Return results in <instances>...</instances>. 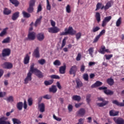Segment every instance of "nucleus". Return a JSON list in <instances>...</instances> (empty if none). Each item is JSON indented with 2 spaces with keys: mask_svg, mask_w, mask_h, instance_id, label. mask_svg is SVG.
<instances>
[{
  "mask_svg": "<svg viewBox=\"0 0 124 124\" xmlns=\"http://www.w3.org/2000/svg\"><path fill=\"white\" fill-rule=\"evenodd\" d=\"M34 65H35L34 63H32L31 64L30 69L27 73L26 78L24 79V84H28L29 82L32 80V73H34L35 75L40 79L44 77V74L37 68H34Z\"/></svg>",
  "mask_w": 124,
  "mask_h": 124,
  "instance_id": "nucleus-1",
  "label": "nucleus"
},
{
  "mask_svg": "<svg viewBox=\"0 0 124 124\" xmlns=\"http://www.w3.org/2000/svg\"><path fill=\"white\" fill-rule=\"evenodd\" d=\"M111 6V1H108L105 6L104 5L102 6V3L98 2L96 5L95 11H97V10H99L100 9L101 10L104 9L105 11H106V10H108Z\"/></svg>",
  "mask_w": 124,
  "mask_h": 124,
  "instance_id": "nucleus-2",
  "label": "nucleus"
},
{
  "mask_svg": "<svg viewBox=\"0 0 124 124\" xmlns=\"http://www.w3.org/2000/svg\"><path fill=\"white\" fill-rule=\"evenodd\" d=\"M98 89L100 91L104 90V93L107 95H113V94H114V92L111 91L110 90H107V87H101Z\"/></svg>",
  "mask_w": 124,
  "mask_h": 124,
  "instance_id": "nucleus-3",
  "label": "nucleus"
},
{
  "mask_svg": "<svg viewBox=\"0 0 124 124\" xmlns=\"http://www.w3.org/2000/svg\"><path fill=\"white\" fill-rule=\"evenodd\" d=\"M11 54V50L10 48H4L2 51V56L3 58L5 57H9Z\"/></svg>",
  "mask_w": 124,
  "mask_h": 124,
  "instance_id": "nucleus-4",
  "label": "nucleus"
},
{
  "mask_svg": "<svg viewBox=\"0 0 124 124\" xmlns=\"http://www.w3.org/2000/svg\"><path fill=\"white\" fill-rule=\"evenodd\" d=\"M78 69V68L77 67V66L74 65L72 66L69 71L70 75H72L73 74L74 76H75L76 74V72H77V70Z\"/></svg>",
  "mask_w": 124,
  "mask_h": 124,
  "instance_id": "nucleus-5",
  "label": "nucleus"
},
{
  "mask_svg": "<svg viewBox=\"0 0 124 124\" xmlns=\"http://www.w3.org/2000/svg\"><path fill=\"white\" fill-rule=\"evenodd\" d=\"M48 31L50 33H57L60 31V29L57 27H51L48 28Z\"/></svg>",
  "mask_w": 124,
  "mask_h": 124,
  "instance_id": "nucleus-6",
  "label": "nucleus"
},
{
  "mask_svg": "<svg viewBox=\"0 0 124 124\" xmlns=\"http://www.w3.org/2000/svg\"><path fill=\"white\" fill-rule=\"evenodd\" d=\"M86 114V110L83 108H81L76 112V115L78 117H83Z\"/></svg>",
  "mask_w": 124,
  "mask_h": 124,
  "instance_id": "nucleus-7",
  "label": "nucleus"
},
{
  "mask_svg": "<svg viewBox=\"0 0 124 124\" xmlns=\"http://www.w3.org/2000/svg\"><path fill=\"white\" fill-rule=\"evenodd\" d=\"M2 67L3 68H5L6 69H11L12 67H13V64L10 62H5L2 65Z\"/></svg>",
  "mask_w": 124,
  "mask_h": 124,
  "instance_id": "nucleus-8",
  "label": "nucleus"
},
{
  "mask_svg": "<svg viewBox=\"0 0 124 124\" xmlns=\"http://www.w3.org/2000/svg\"><path fill=\"white\" fill-rule=\"evenodd\" d=\"M8 120V118L5 116H2L0 118V124H11L9 121H6Z\"/></svg>",
  "mask_w": 124,
  "mask_h": 124,
  "instance_id": "nucleus-9",
  "label": "nucleus"
},
{
  "mask_svg": "<svg viewBox=\"0 0 124 124\" xmlns=\"http://www.w3.org/2000/svg\"><path fill=\"white\" fill-rule=\"evenodd\" d=\"M66 31L67 34H71V35H74L76 34L77 32L76 31L74 30L71 27H69Z\"/></svg>",
  "mask_w": 124,
  "mask_h": 124,
  "instance_id": "nucleus-10",
  "label": "nucleus"
},
{
  "mask_svg": "<svg viewBox=\"0 0 124 124\" xmlns=\"http://www.w3.org/2000/svg\"><path fill=\"white\" fill-rule=\"evenodd\" d=\"M113 121H114L116 124H124V120L122 118H118L117 119L114 118Z\"/></svg>",
  "mask_w": 124,
  "mask_h": 124,
  "instance_id": "nucleus-11",
  "label": "nucleus"
},
{
  "mask_svg": "<svg viewBox=\"0 0 124 124\" xmlns=\"http://www.w3.org/2000/svg\"><path fill=\"white\" fill-rule=\"evenodd\" d=\"M66 70V65L65 64L59 67V73L60 74H65Z\"/></svg>",
  "mask_w": 124,
  "mask_h": 124,
  "instance_id": "nucleus-12",
  "label": "nucleus"
},
{
  "mask_svg": "<svg viewBox=\"0 0 124 124\" xmlns=\"http://www.w3.org/2000/svg\"><path fill=\"white\" fill-rule=\"evenodd\" d=\"M123 102H119L118 100H114L112 101L113 104H115L117 106H120V107H124V100H123Z\"/></svg>",
  "mask_w": 124,
  "mask_h": 124,
  "instance_id": "nucleus-13",
  "label": "nucleus"
},
{
  "mask_svg": "<svg viewBox=\"0 0 124 124\" xmlns=\"http://www.w3.org/2000/svg\"><path fill=\"white\" fill-rule=\"evenodd\" d=\"M30 55H29V54H27L24 58V61H23V62L25 64H28V63H30Z\"/></svg>",
  "mask_w": 124,
  "mask_h": 124,
  "instance_id": "nucleus-14",
  "label": "nucleus"
},
{
  "mask_svg": "<svg viewBox=\"0 0 124 124\" xmlns=\"http://www.w3.org/2000/svg\"><path fill=\"white\" fill-rule=\"evenodd\" d=\"M33 55L35 58H39L40 57V54H39V48H38V47H36L34 50Z\"/></svg>",
  "mask_w": 124,
  "mask_h": 124,
  "instance_id": "nucleus-15",
  "label": "nucleus"
},
{
  "mask_svg": "<svg viewBox=\"0 0 124 124\" xmlns=\"http://www.w3.org/2000/svg\"><path fill=\"white\" fill-rule=\"evenodd\" d=\"M28 39L29 40H34L35 39V33L31 32L28 34Z\"/></svg>",
  "mask_w": 124,
  "mask_h": 124,
  "instance_id": "nucleus-16",
  "label": "nucleus"
},
{
  "mask_svg": "<svg viewBox=\"0 0 124 124\" xmlns=\"http://www.w3.org/2000/svg\"><path fill=\"white\" fill-rule=\"evenodd\" d=\"M42 21V16H40L39 18H37L35 23H34V26L35 28L37 27V26L40 25L41 24V22Z\"/></svg>",
  "mask_w": 124,
  "mask_h": 124,
  "instance_id": "nucleus-17",
  "label": "nucleus"
},
{
  "mask_svg": "<svg viewBox=\"0 0 124 124\" xmlns=\"http://www.w3.org/2000/svg\"><path fill=\"white\" fill-rule=\"evenodd\" d=\"M76 83L77 84V88L80 89L81 87H83V83L79 78L76 79Z\"/></svg>",
  "mask_w": 124,
  "mask_h": 124,
  "instance_id": "nucleus-18",
  "label": "nucleus"
},
{
  "mask_svg": "<svg viewBox=\"0 0 124 124\" xmlns=\"http://www.w3.org/2000/svg\"><path fill=\"white\" fill-rule=\"evenodd\" d=\"M19 15L20 13L19 12L14 13L12 16V19H13V21H16V19L19 18Z\"/></svg>",
  "mask_w": 124,
  "mask_h": 124,
  "instance_id": "nucleus-19",
  "label": "nucleus"
},
{
  "mask_svg": "<svg viewBox=\"0 0 124 124\" xmlns=\"http://www.w3.org/2000/svg\"><path fill=\"white\" fill-rule=\"evenodd\" d=\"M49 91L50 93H56L58 89H57V86L56 85H52L51 88H49Z\"/></svg>",
  "mask_w": 124,
  "mask_h": 124,
  "instance_id": "nucleus-20",
  "label": "nucleus"
},
{
  "mask_svg": "<svg viewBox=\"0 0 124 124\" xmlns=\"http://www.w3.org/2000/svg\"><path fill=\"white\" fill-rule=\"evenodd\" d=\"M44 34L43 33H40L37 35V38L39 41H42L44 39Z\"/></svg>",
  "mask_w": 124,
  "mask_h": 124,
  "instance_id": "nucleus-21",
  "label": "nucleus"
},
{
  "mask_svg": "<svg viewBox=\"0 0 124 124\" xmlns=\"http://www.w3.org/2000/svg\"><path fill=\"white\" fill-rule=\"evenodd\" d=\"M102 86V83L101 81H97L95 83L91 86V88L93 89V88H96V87H100Z\"/></svg>",
  "mask_w": 124,
  "mask_h": 124,
  "instance_id": "nucleus-22",
  "label": "nucleus"
},
{
  "mask_svg": "<svg viewBox=\"0 0 124 124\" xmlns=\"http://www.w3.org/2000/svg\"><path fill=\"white\" fill-rule=\"evenodd\" d=\"M39 108L40 109V111L41 113H43V112H45V105H44V103H41L39 104Z\"/></svg>",
  "mask_w": 124,
  "mask_h": 124,
  "instance_id": "nucleus-23",
  "label": "nucleus"
},
{
  "mask_svg": "<svg viewBox=\"0 0 124 124\" xmlns=\"http://www.w3.org/2000/svg\"><path fill=\"white\" fill-rule=\"evenodd\" d=\"M107 83L109 86H113L114 83V79L112 78H108L107 79Z\"/></svg>",
  "mask_w": 124,
  "mask_h": 124,
  "instance_id": "nucleus-24",
  "label": "nucleus"
},
{
  "mask_svg": "<svg viewBox=\"0 0 124 124\" xmlns=\"http://www.w3.org/2000/svg\"><path fill=\"white\" fill-rule=\"evenodd\" d=\"M72 99L75 101H78L79 102L81 100V97L79 95H74L72 96Z\"/></svg>",
  "mask_w": 124,
  "mask_h": 124,
  "instance_id": "nucleus-25",
  "label": "nucleus"
},
{
  "mask_svg": "<svg viewBox=\"0 0 124 124\" xmlns=\"http://www.w3.org/2000/svg\"><path fill=\"white\" fill-rule=\"evenodd\" d=\"M109 103L108 101H105L103 102V103H97V106L99 107H103V106H105V105H107Z\"/></svg>",
  "mask_w": 124,
  "mask_h": 124,
  "instance_id": "nucleus-26",
  "label": "nucleus"
},
{
  "mask_svg": "<svg viewBox=\"0 0 124 124\" xmlns=\"http://www.w3.org/2000/svg\"><path fill=\"white\" fill-rule=\"evenodd\" d=\"M95 17L96 18V20H97L98 23H99L101 20V17H100V13L98 12H96L95 13Z\"/></svg>",
  "mask_w": 124,
  "mask_h": 124,
  "instance_id": "nucleus-27",
  "label": "nucleus"
},
{
  "mask_svg": "<svg viewBox=\"0 0 124 124\" xmlns=\"http://www.w3.org/2000/svg\"><path fill=\"white\" fill-rule=\"evenodd\" d=\"M4 15H9L11 14V10L8 9L7 8H5L3 10Z\"/></svg>",
  "mask_w": 124,
  "mask_h": 124,
  "instance_id": "nucleus-28",
  "label": "nucleus"
},
{
  "mask_svg": "<svg viewBox=\"0 0 124 124\" xmlns=\"http://www.w3.org/2000/svg\"><path fill=\"white\" fill-rule=\"evenodd\" d=\"M52 83H54V80L53 79L45 80L44 81V84L45 86H50V85H52Z\"/></svg>",
  "mask_w": 124,
  "mask_h": 124,
  "instance_id": "nucleus-29",
  "label": "nucleus"
},
{
  "mask_svg": "<svg viewBox=\"0 0 124 124\" xmlns=\"http://www.w3.org/2000/svg\"><path fill=\"white\" fill-rule=\"evenodd\" d=\"M16 107L19 111H21V110L23 109V102H19L17 103L16 104Z\"/></svg>",
  "mask_w": 124,
  "mask_h": 124,
  "instance_id": "nucleus-30",
  "label": "nucleus"
},
{
  "mask_svg": "<svg viewBox=\"0 0 124 124\" xmlns=\"http://www.w3.org/2000/svg\"><path fill=\"white\" fill-rule=\"evenodd\" d=\"M10 2L12 3V4L15 5V6L17 7L19 4V1L17 0H10Z\"/></svg>",
  "mask_w": 124,
  "mask_h": 124,
  "instance_id": "nucleus-31",
  "label": "nucleus"
},
{
  "mask_svg": "<svg viewBox=\"0 0 124 124\" xmlns=\"http://www.w3.org/2000/svg\"><path fill=\"white\" fill-rule=\"evenodd\" d=\"M13 124H22V122L20 120L17 119V118H13L12 119Z\"/></svg>",
  "mask_w": 124,
  "mask_h": 124,
  "instance_id": "nucleus-32",
  "label": "nucleus"
},
{
  "mask_svg": "<svg viewBox=\"0 0 124 124\" xmlns=\"http://www.w3.org/2000/svg\"><path fill=\"white\" fill-rule=\"evenodd\" d=\"M109 115L112 117H115V116H118L119 115V111H115L114 112L113 110H111L109 111Z\"/></svg>",
  "mask_w": 124,
  "mask_h": 124,
  "instance_id": "nucleus-33",
  "label": "nucleus"
},
{
  "mask_svg": "<svg viewBox=\"0 0 124 124\" xmlns=\"http://www.w3.org/2000/svg\"><path fill=\"white\" fill-rule=\"evenodd\" d=\"M22 15L24 18H30V17H31V14L26 12L25 11H22Z\"/></svg>",
  "mask_w": 124,
  "mask_h": 124,
  "instance_id": "nucleus-34",
  "label": "nucleus"
},
{
  "mask_svg": "<svg viewBox=\"0 0 124 124\" xmlns=\"http://www.w3.org/2000/svg\"><path fill=\"white\" fill-rule=\"evenodd\" d=\"M5 99L7 102H10L11 103L14 102V97H13V96H10Z\"/></svg>",
  "mask_w": 124,
  "mask_h": 124,
  "instance_id": "nucleus-35",
  "label": "nucleus"
},
{
  "mask_svg": "<svg viewBox=\"0 0 124 124\" xmlns=\"http://www.w3.org/2000/svg\"><path fill=\"white\" fill-rule=\"evenodd\" d=\"M8 30V28H6L3 30V31H1V32L0 33V36L2 37L4 36L6 33V31Z\"/></svg>",
  "mask_w": 124,
  "mask_h": 124,
  "instance_id": "nucleus-36",
  "label": "nucleus"
},
{
  "mask_svg": "<svg viewBox=\"0 0 124 124\" xmlns=\"http://www.w3.org/2000/svg\"><path fill=\"white\" fill-rule=\"evenodd\" d=\"M11 41L10 37H8L5 38L2 41V43L5 44V43H10Z\"/></svg>",
  "mask_w": 124,
  "mask_h": 124,
  "instance_id": "nucleus-37",
  "label": "nucleus"
},
{
  "mask_svg": "<svg viewBox=\"0 0 124 124\" xmlns=\"http://www.w3.org/2000/svg\"><path fill=\"white\" fill-rule=\"evenodd\" d=\"M122 24V17H119L116 22V27H120Z\"/></svg>",
  "mask_w": 124,
  "mask_h": 124,
  "instance_id": "nucleus-38",
  "label": "nucleus"
},
{
  "mask_svg": "<svg viewBox=\"0 0 124 124\" xmlns=\"http://www.w3.org/2000/svg\"><path fill=\"white\" fill-rule=\"evenodd\" d=\"M76 38L77 40H79L80 38H81V37L82 36V33L81 32H78L77 33H76Z\"/></svg>",
  "mask_w": 124,
  "mask_h": 124,
  "instance_id": "nucleus-39",
  "label": "nucleus"
},
{
  "mask_svg": "<svg viewBox=\"0 0 124 124\" xmlns=\"http://www.w3.org/2000/svg\"><path fill=\"white\" fill-rule=\"evenodd\" d=\"M38 62L41 65H43V64H45L46 63V61L45 60V59H42L38 60Z\"/></svg>",
  "mask_w": 124,
  "mask_h": 124,
  "instance_id": "nucleus-40",
  "label": "nucleus"
},
{
  "mask_svg": "<svg viewBox=\"0 0 124 124\" xmlns=\"http://www.w3.org/2000/svg\"><path fill=\"white\" fill-rule=\"evenodd\" d=\"M46 9L49 11L51 10V4H50L49 0H46Z\"/></svg>",
  "mask_w": 124,
  "mask_h": 124,
  "instance_id": "nucleus-41",
  "label": "nucleus"
},
{
  "mask_svg": "<svg viewBox=\"0 0 124 124\" xmlns=\"http://www.w3.org/2000/svg\"><path fill=\"white\" fill-rule=\"evenodd\" d=\"M53 64L54 65H57V66H60V65L62 64V63H61V62L59 60H56L53 62Z\"/></svg>",
  "mask_w": 124,
  "mask_h": 124,
  "instance_id": "nucleus-42",
  "label": "nucleus"
},
{
  "mask_svg": "<svg viewBox=\"0 0 124 124\" xmlns=\"http://www.w3.org/2000/svg\"><path fill=\"white\" fill-rule=\"evenodd\" d=\"M93 47H91L88 49V52L89 55H90L91 57H93Z\"/></svg>",
  "mask_w": 124,
  "mask_h": 124,
  "instance_id": "nucleus-43",
  "label": "nucleus"
},
{
  "mask_svg": "<svg viewBox=\"0 0 124 124\" xmlns=\"http://www.w3.org/2000/svg\"><path fill=\"white\" fill-rule=\"evenodd\" d=\"M33 7L31 6H29V8L27 9V11L29 13H32L33 12Z\"/></svg>",
  "mask_w": 124,
  "mask_h": 124,
  "instance_id": "nucleus-44",
  "label": "nucleus"
},
{
  "mask_svg": "<svg viewBox=\"0 0 124 124\" xmlns=\"http://www.w3.org/2000/svg\"><path fill=\"white\" fill-rule=\"evenodd\" d=\"M35 5V0H30L29 6H34Z\"/></svg>",
  "mask_w": 124,
  "mask_h": 124,
  "instance_id": "nucleus-45",
  "label": "nucleus"
},
{
  "mask_svg": "<svg viewBox=\"0 0 124 124\" xmlns=\"http://www.w3.org/2000/svg\"><path fill=\"white\" fill-rule=\"evenodd\" d=\"M100 30V28L98 26H96L95 27H93L92 29L93 32H96V31H98Z\"/></svg>",
  "mask_w": 124,
  "mask_h": 124,
  "instance_id": "nucleus-46",
  "label": "nucleus"
},
{
  "mask_svg": "<svg viewBox=\"0 0 124 124\" xmlns=\"http://www.w3.org/2000/svg\"><path fill=\"white\" fill-rule=\"evenodd\" d=\"M91 94H88L86 96V101L88 104H90V102H91Z\"/></svg>",
  "mask_w": 124,
  "mask_h": 124,
  "instance_id": "nucleus-47",
  "label": "nucleus"
},
{
  "mask_svg": "<svg viewBox=\"0 0 124 124\" xmlns=\"http://www.w3.org/2000/svg\"><path fill=\"white\" fill-rule=\"evenodd\" d=\"M83 78L85 81H89V75L88 74H84L83 76Z\"/></svg>",
  "mask_w": 124,
  "mask_h": 124,
  "instance_id": "nucleus-48",
  "label": "nucleus"
},
{
  "mask_svg": "<svg viewBox=\"0 0 124 124\" xmlns=\"http://www.w3.org/2000/svg\"><path fill=\"white\" fill-rule=\"evenodd\" d=\"M50 77L51 79H60L61 78L60 76L56 75H52Z\"/></svg>",
  "mask_w": 124,
  "mask_h": 124,
  "instance_id": "nucleus-49",
  "label": "nucleus"
},
{
  "mask_svg": "<svg viewBox=\"0 0 124 124\" xmlns=\"http://www.w3.org/2000/svg\"><path fill=\"white\" fill-rule=\"evenodd\" d=\"M66 11L67 13H70L71 12V10L70 9V5H67V6L66 7Z\"/></svg>",
  "mask_w": 124,
  "mask_h": 124,
  "instance_id": "nucleus-50",
  "label": "nucleus"
},
{
  "mask_svg": "<svg viewBox=\"0 0 124 124\" xmlns=\"http://www.w3.org/2000/svg\"><path fill=\"white\" fill-rule=\"evenodd\" d=\"M105 57H106V60H110L111 58L113 57V54H109V55L106 54L105 55Z\"/></svg>",
  "mask_w": 124,
  "mask_h": 124,
  "instance_id": "nucleus-51",
  "label": "nucleus"
},
{
  "mask_svg": "<svg viewBox=\"0 0 124 124\" xmlns=\"http://www.w3.org/2000/svg\"><path fill=\"white\" fill-rule=\"evenodd\" d=\"M66 39H65V38H64L62 42V46H61V48H63L64 46H65V44H66Z\"/></svg>",
  "mask_w": 124,
  "mask_h": 124,
  "instance_id": "nucleus-52",
  "label": "nucleus"
},
{
  "mask_svg": "<svg viewBox=\"0 0 124 124\" xmlns=\"http://www.w3.org/2000/svg\"><path fill=\"white\" fill-rule=\"evenodd\" d=\"M99 38H100V37L99 36V35H97L94 39L93 43H96V42L98 41V39H99Z\"/></svg>",
  "mask_w": 124,
  "mask_h": 124,
  "instance_id": "nucleus-53",
  "label": "nucleus"
},
{
  "mask_svg": "<svg viewBox=\"0 0 124 124\" xmlns=\"http://www.w3.org/2000/svg\"><path fill=\"white\" fill-rule=\"evenodd\" d=\"M42 11V6H41V4H39L38 6V9L37 12V13H39V12Z\"/></svg>",
  "mask_w": 124,
  "mask_h": 124,
  "instance_id": "nucleus-54",
  "label": "nucleus"
},
{
  "mask_svg": "<svg viewBox=\"0 0 124 124\" xmlns=\"http://www.w3.org/2000/svg\"><path fill=\"white\" fill-rule=\"evenodd\" d=\"M111 19H112V16H108L105 17L104 20H105V21H106L108 23V22H110Z\"/></svg>",
  "mask_w": 124,
  "mask_h": 124,
  "instance_id": "nucleus-55",
  "label": "nucleus"
},
{
  "mask_svg": "<svg viewBox=\"0 0 124 124\" xmlns=\"http://www.w3.org/2000/svg\"><path fill=\"white\" fill-rule=\"evenodd\" d=\"M28 101L29 106H31V105H32V98H29L28 100Z\"/></svg>",
  "mask_w": 124,
  "mask_h": 124,
  "instance_id": "nucleus-56",
  "label": "nucleus"
},
{
  "mask_svg": "<svg viewBox=\"0 0 124 124\" xmlns=\"http://www.w3.org/2000/svg\"><path fill=\"white\" fill-rule=\"evenodd\" d=\"M105 50H106L105 46H104L102 47L101 49L100 50L101 54H105Z\"/></svg>",
  "mask_w": 124,
  "mask_h": 124,
  "instance_id": "nucleus-57",
  "label": "nucleus"
},
{
  "mask_svg": "<svg viewBox=\"0 0 124 124\" xmlns=\"http://www.w3.org/2000/svg\"><path fill=\"white\" fill-rule=\"evenodd\" d=\"M51 97V96L48 94H46L43 96V98H44L45 99H50Z\"/></svg>",
  "mask_w": 124,
  "mask_h": 124,
  "instance_id": "nucleus-58",
  "label": "nucleus"
},
{
  "mask_svg": "<svg viewBox=\"0 0 124 124\" xmlns=\"http://www.w3.org/2000/svg\"><path fill=\"white\" fill-rule=\"evenodd\" d=\"M53 118L55 119L56 121H58V122H61L62 121V118H60L59 117H57L55 114L53 115Z\"/></svg>",
  "mask_w": 124,
  "mask_h": 124,
  "instance_id": "nucleus-59",
  "label": "nucleus"
},
{
  "mask_svg": "<svg viewBox=\"0 0 124 124\" xmlns=\"http://www.w3.org/2000/svg\"><path fill=\"white\" fill-rule=\"evenodd\" d=\"M68 109L70 112H72V110L73 109V106H72V105H69V106L68 107Z\"/></svg>",
  "mask_w": 124,
  "mask_h": 124,
  "instance_id": "nucleus-60",
  "label": "nucleus"
},
{
  "mask_svg": "<svg viewBox=\"0 0 124 124\" xmlns=\"http://www.w3.org/2000/svg\"><path fill=\"white\" fill-rule=\"evenodd\" d=\"M107 22L106 20H105V19H104L102 21V27H105V26H106V25H107Z\"/></svg>",
  "mask_w": 124,
  "mask_h": 124,
  "instance_id": "nucleus-61",
  "label": "nucleus"
},
{
  "mask_svg": "<svg viewBox=\"0 0 124 124\" xmlns=\"http://www.w3.org/2000/svg\"><path fill=\"white\" fill-rule=\"evenodd\" d=\"M84 121V119L82 118H80L78 120V123L77 124H83L84 122L83 121Z\"/></svg>",
  "mask_w": 124,
  "mask_h": 124,
  "instance_id": "nucleus-62",
  "label": "nucleus"
},
{
  "mask_svg": "<svg viewBox=\"0 0 124 124\" xmlns=\"http://www.w3.org/2000/svg\"><path fill=\"white\" fill-rule=\"evenodd\" d=\"M106 32V31L105 30H103L101 31V32H100V33L99 34V36H101L102 35H103V34H104V33H105Z\"/></svg>",
  "mask_w": 124,
  "mask_h": 124,
  "instance_id": "nucleus-63",
  "label": "nucleus"
},
{
  "mask_svg": "<svg viewBox=\"0 0 124 124\" xmlns=\"http://www.w3.org/2000/svg\"><path fill=\"white\" fill-rule=\"evenodd\" d=\"M85 65H82L80 67V71L81 72H84L85 71Z\"/></svg>",
  "mask_w": 124,
  "mask_h": 124,
  "instance_id": "nucleus-64",
  "label": "nucleus"
}]
</instances>
